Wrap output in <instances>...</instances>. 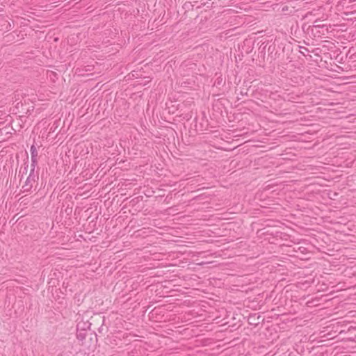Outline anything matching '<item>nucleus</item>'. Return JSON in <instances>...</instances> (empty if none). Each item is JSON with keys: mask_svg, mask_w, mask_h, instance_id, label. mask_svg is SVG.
I'll use <instances>...</instances> for the list:
<instances>
[{"mask_svg": "<svg viewBox=\"0 0 356 356\" xmlns=\"http://www.w3.org/2000/svg\"><path fill=\"white\" fill-rule=\"evenodd\" d=\"M39 176L38 172H35V170L31 169L29 175L26 178L24 184L22 186L24 192H29L33 186V184L38 181Z\"/></svg>", "mask_w": 356, "mask_h": 356, "instance_id": "nucleus-1", "label": "nucleus"}, {"mask_svg": "<svg viewBox=\"0 0 356 356\" xmlns=\"http://www.w3.org/2000/svg\"><path fill=\"white\" fill-rule=\"evenodd\" d=\"M86 332H85V329L81 327L80 323L77 325V332H76V338L79 341H83L86 339Z\"/></svg>", "mask_w": 356, "mask_h": 356, "instance_id": "nucleus-2", "label": "nucleus"}, {"mask_svg": "<svg viewBox=\"0 0 356 356\" xmlns=\"http://www.w3.org/2000/svg\"><path fill=\"white\" fill-rule=\"evenodd\" d=\"M31 158H37L38 156V151H37V149L35 147V146L34 145H32L31 147Z\"/></svg>", "mask_w": 356, "mask_h": 356, "instance_id": "nucleus-3", "label": "nucleus"}, {"mask_svg": "<svg viewBox=\"0 0 356 356\" xmlns=\"http://www.w3.org/2000/svg\"><path fill=\"white\" fill-rule=\"evenodd\" d=\"M38 164V160L37 158H31V169L35 170V166Z\"/></svg>", "mask_w": 356, "mask_h": 356, "instance_id": "nucleus-4", "label": "nucleus"}, {"mask_svg": "<svg viewBox=\"0 0 356 356\" xmlns=\"http://www.w3.org/2000/svg\"><path fill=\"white\" fill-rule=\"evenodd\" d=\"M300 49H303V51H300V52L302 55H304V56H305V53H306V52H309V49H308L307 48H306V47H300Z\"/></svg>", "mask_w": 356, "mask_h": 356, "instance_id": "nucleus-5", "label": "nucleus"}, {"mask_svg": "<svg viewBox=\"0 0 356 356\" xmlns=\"http://www.w3.org/2000/svg\"><path fill=\"white\" fill-rule=\"evenodd\" d=\"M28 167H29L28 163L25 162L24 163V170H23V174H26L27 173Z\"/></svg>", "mask_w": 356, "mask_h": 356, "instance_id": "nucleus-6", "label": "nucleus"}, {"mask_svg": "<svg viewBox=\"0 0 356 356\" xmlns=\"http://www.w3.org/2000/svg\"><path fill=\"white\" fill-rule=\"evenodd\" d=\"M7 37H13V35L11 34V35H8Z\"/></svg>", "mask_w": 356, "mask_h": 356, "instance_id": "nucleus-7", "label": "nucleus"}, {"mask_svg": "<svg viewBox=\"0 0 356 356\" xmlns=\"http://www.w3.org/2000/svg\"><path fill=\"white\" fill-rule=\"evenodd\" d=\"M270 49H271V46H270V47H268V51L270 50Z\"/></svg>", "mask_w": 356, "mask_h": 356, "instance_id": "nucleus-8", "label": "nucleus"}, {"mask_svg": "<svg viewBox=\"0 0 356 356\" xmlns=\"http://www.w3.org/2000/svg\"><path fill=\"white\" fill-rule=\"evenodd\" d=\"M254 316H250V317L249 318V319H252V318H254Z\"/></svg>", "mask_w": 356, "mask_h": 356, "instance_id": "nucleus-9", "label": "nucleus"}]
</instances>
